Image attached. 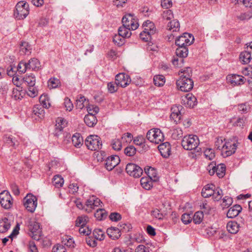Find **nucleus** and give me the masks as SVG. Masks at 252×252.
<instances>
[{"instance_id": "obj_42", "label": "nucleus", "mask_w": 252, "mask_h": 252, "mask_svg": "<svg viewBox=\"0 0 252 252\" xmlns=\"http://www.w3.org/2000/svg\"><path fill=\"white\" fill-rule=\"evenodd\" d=\"M56 131H61L65 126L66 123L62 118H58L56 120Z\"/></svg>"}, {"instance_id": "obj_29", "label": "nucleus", "mask_w": 252, "mask_h": 252, "mask_svg": "<svg viewBox=\"0 0 252 252\" xmlns=\"http://www.w3.org/2000/svg\"><path fill=\"white\" fill-rule=\"evenodd\" d=\"M131 29H130L127 26H125L123 25L122 26L120 27L118 30V34L125 38H128L131 35L130 32Z\"/></svg>"}, {"instance_id": "obj_59", "label": "nucleus", "mask_w": 252, "mask_h": 252, "mask_svg": "<svg viewBox=\"0 0 252 252\" xmlns=\"http://www.w3.org/2000/svg\"><path fill=\"white\" fill-rule=\"evenodd\" d=\"M79 232L80 234L84 236H88L91 234L92 232L91 229L88 227L85 226H81L78 229Z\"/></svg>"}, {"instance_id": "obj_19", "label": "nucleus", "mask_w": 252, "mask_h": 252, "mask_svg": "<svg viewBox=\"0 0 252 252\" xmlns=\"http://www.w3.org/2000/svg\"><path fill=\"white\" fill-rule=\"evenodd\" d=\"M226 79L233 86L243 84L246 80L243 76L237 74L229 75L227 76Z\"/></svg>"}, {"instance_id": "obj_23", "label": "nucleus", "mask_w": 252, "mask_h": 252, "mask_svg": "<svg viewBox=\"0 0 252 252\" xmlns=\"http://www.w3.org/2000/svg\"><path fill=\"white\" fill-rule=\"evenodd\" d=\"M242 209L240 205H235L229 209L227 213V217L229 218H234L239 215Z\"/></svg>"}, {"instance_id": "obj_20", "label": "nucleus", "mask_w": 252, "mask_h": 252, "mask_svg": "<svg viewBox=\"0 0 252 252\" xmlns=\"http://www.w3.org/2000/svg\"><path fill=\"white\" fill-rule=\"evenodd\" d=\"M44 117V110L39 105H35L32 110V117L36 120H42Z\"/></svg>"}, {"instance_id": "obj_39", "label": "nucleus", "mask_w": 252, "mask_h": 252, "mask_svg": "<svg viewBox=\"0 0 252 252\" xmlns=\"http://www.w3.org/2000/svg\"><path fill=\"white\" fill-rule=\"evenodd\" d=\"M60 85V80L55 77L50 78L48 81V87L50 89L57 88Z\"/></svg>"}, {"instance_id": "obj_56", "label": "nucleus", "mask_w": 252, "mask_h": 252, "mask_svg": "<svg viewBox=\"0 0 252 252\" xmlns=\"http://www.w3.org/2000/svg\"><path fill=\"white\" fill-rule=\"evenodd\" d=\"M118 86L119 85L116 83V81L115 82H109L107 84L108 90L110 93L116 92L118 89Z\"/></svg>"}, {"instance_id": "obj_47", "label": "nucleus", "mask_w": 252, "mask_h": 252, "mask_svg": "<svg viewBox=\"0 0 252 252\" xmlns=\"http://www.w3.org/2000/svg\"><path fill=\"white\" fill-rule=\"evenodd\" d=\"M145 172L147 174L149 178L152 180L154 181H157L158 179V177L157 176L156 170L154 168L149 167L147 171L145 170Z\"/></svg>"}, {"instance_id": "obj_6", "label": "nucleus", "mask_w": 252, "mask_h": 252, "mask_svg": "<svg viewBox=\"0 0 252 252\" xmlns=\"http://www.w3.org/2000/svg\"><path fill=\"white\" fill-rule=\"evenodd\" d=\"M147 138L151 142L158 144L164 140V135L158 128L149 130L146 135Z\"/></svg>"}, {"instance_id": "obj_25", "label": "nucleus", "mask_w": 252, "mask_h": 252, "mask_svg": "<svg viewBox=\"0 0 252 252\" xmlns=\"http://www.w3.org/2000/svg\"><path fill=\"white\" fill-rule=\"evenodd\" d=\"M176 50V55L177 57L181 58L180 61H183V58H186L189 53L187 46H178Z\"/></svg>"}, {"instance_id": "obj_5", "label": "nucleus", "mask_w": 252, "mask_h": 252, "mask_svg": "<svg viewBox=\"0 0 252 252\" xmlns=\"http://www.w3.org/2000/svg\"><path fill=\"white\" fill-rule=\"evenodd\" d=\"M85 143L88 148L92 151H97L102 148L100 138L97 135H92L87 137Z\"/></svg>"}, {"instance_id": "obj_38", "label": "nucleus", "mask_w": 252, "mask_h": 252, "mask_svg": "<svg viewBox=\"0 0 252 252\" xmlns=\"http://www.w3.org/2000/svg\"><path fill=\"white\" fill-rule=\"evenodd\" d=\"M93 236L96 240L102 241L105 238V232L100 229H95L93 231Z\"/></svg>"}, {"instance_id": "obj_27", "label": "nucleus", "mask_w": 252, "mask_h": 252, "mask_svg": "<svg viewBox=\"0 0 252 252\" xmlns=\"http://www.w3.org/2000/svg\"><path fill=\"white\" fill-rule=\"evenodd\" d=\"M27 63L28 69H32V70H38L41 68L40 63L37 59H31Z\"/></svg>"}, {"instance_id": "obj_34", "label": "nucleus", "mask_w": 252, "mask_h": 252, "mask_svg": "<svg viewBox=\"0 0 252 252\" xmlns=\"http://www.w3.org/2000/svg\"><path fill=\"white\" fill-rule=\"evenodd\" d=\"M228 231L231 234H236L239 230V225L235 221L229 222L226 226Z\"/></svg>"}, {"instance_id": "obj_55", "label": "nucleus", "mask_w": 252, "mask_h": 252, "mask_svg": "<svg viewBox=\"0 0 252 252\" xmlns=\"http://www.w3.org/2000/svg\"><path fill=\"white\" fill-rule=\"evenodd\" d=\"M111 145L116 151H120L122 148V142L119 139H115L112 141Z\"/></svg>"}, {"instance_id": "obj_26", "label": "nucleus", "mask_w": 252, "mask_h": 252, "mask_svg": "<svg viewBox=\"0 0 252 252\" xmlns=\"http://www.w3.org/2000/svg\"><path fill=\"white\" fill-rule=\"evenodd\" d=\"M10 226V221L6 217L0 219V232L4 233L8 230Z\"/></svg>"}, {"instance_id": "obj_8", "label": "nucleus", "mask_w": 252, "mask_h": 252, "mask_svg": "<svg viewBox=\"0 0 252 252\" xmlns=\"http://www.w3.org/2000/svg\"><path fill=\"white\" fill-rule=\"evenodd\" d=\"M237 147V143L232 140H228L224 142L221 149V155L223 157H227L233 154Z\"/></svg>"}, {"instance_id": "obj_46", "label": "nucleus", "mask_w": 252, "mask_h": 252, "mask_svg": "<svg viewBox=\"0 0 252 252\" xmlns=\"http://www.w3.org/2000/svg\"><path fill=\"white\" fill-rule=\"evenodd\" d=\"M24 81L29 87L34 86L35 84V77L34 75L31 74L27 75L24 78Z\"/></svg>"}, {"instance_id": "obj_43", "label": "nucleus", "mask_w": 252, "mask_h": 252, "mask_svg": "<svg viewBox=\"0 0 252 252\" xmlns=\"http://www.w3.org/2000/svg\"><path fill=\"white\" fill-rule=\"evenodd\" d=\"M39 101L44 108H48L51 105L47 94H42L39 97Z\"/></svg>"}, {"instance_id": "obj_22", "label": "nucleus", "mask_w": 252, "mask_h": 252, "mask_svg": "<svg viewBox=\"0 0 252 252\" xmlns=\"http://www.w3.org/2000/svg\"><path fill=\"white\" fill-rule=\"evenodd\" d=\"M107 233L109 237L113 240L118 239L121 235L120 229L115 227L108 228L107 229Z\"/></svg>"}, {"instance_id": "obj_30", "label": "nucleus", "mask_w": 252, "mask_h": 252, "mask_svg": "<svg viewBox=\"0 0 252 252\" xmlns=\"http://www.w3.org/2000/svg\"><path fill=\"white\" fill-rule=\"evenodd\" d=\"M32 48L31 45L27 42H22L20 45V53L21 54L29 55L31 53Z\"/></svg>"}, {"instance_id": "obj_1", "label": "nucleus", "mask_w": 252, "mask_h": 252, "mask_svg": "<svg viewBox=\"0 0 252 252\" xmlns=\"http://www.w3.org/2000/svg\"><path fill=\"white\" fill-rule=\"evenodd\" d=\"M180 78L177 80L176 85L178 89L182 92H189L193 87V82L190 77L191 73L190 68H187L181 72Z\"/></svg>"}, {"instance_id": "obj_4", "label": "nucleus", "mask_w": 252, "mask_h": 252, "mask_svg": "<svg viewBox=\"0 0 252 252\" xmlns=\"http://www.w3.org/2000/svg\"><path fill=\"white\" fill-rule=\"evenodd\" d=\"M29 13V6L27 2L24 1H19L15 6L14 15L17 19L25 18Z\"/></svg>"}, {"instance_id": "obj_35", "label": "nucleus", "mask_w": 252, "mask_h": 252, "mask_svg": "<svg viewBox=\"0 0 252 252\" xmlns=\"http://www.w3.org/2000/svg\"><path fill=\"white\" fill-rule=\"evenodd\" d=\"M180 24L178 21L173 20L167 24V29L169 31H172L173 32L179 31Z\"/></svg>"}, {"instance_id": "obj_40", "label": "nucleus", "mask_w": 252, "mask_h": 252, "mask_svg": "<svg viewBox=\"0 0 252 252\" xmlns=\"http://www.w3.org/2000/svg\"><path fill=\"white\" fill-rule=\"evenodd\" d=\"M88 221L87 216H81L77 217L75 221V225L78 227L85 226Z\"/></svg>"}, {"instance_id": "obj_28", "label": "nucleus", "mask_w": 252, "mask_h": 252, "mask_svg": "<svg viewBox=\"0 0 252 252\" xmlns=\"http://www.w3.org/2000/svg\"><path fill=\"white\" fill-rule=\"evenodd\" d=\"M72 142L76 148H80L83 143V139L80 133H76L72 137Z\"/></svg>"}, {"instance_id": "obj_36", "label": "nucleus", "mask_w": 252, "mask_h": 252, "mask_svg": "<svg viewBox=\"0 0 252 252\" xmlns=\"http://www.w3.org/2000/svg\"><path fill=\"white\" fill-rule=\"evenodd\" d=\"M152 180L148 177H142L140 180V184L144 189L149 190L152 187Z\"/></svg>"}, {"instance_id": "obj_3", "label": "nucleus", "mask_w": 252, "mask_h": 252, "mask_svg": "<svg viewBox=\"0 0 252 252\" xmlns=\"http://www.w3.org/2000/svg\"><path fill=\"white\" fill-rule=\"evenodd\" d=\"M144 30L140 33V38L146 42L149 41L151 36L156 32V28L154 24L148 20L144 23Z\"/></svg>"}, {"instance_id": "obj_14", "label": "nucleus", "mask_w": 252, "mask_h": 252, "mask_svg": "<svg viewBox=\"0 0 252 252\" xmlns=\"http://www.w3.org/2000/svg\"><path fill=\"white\" fill-rule=\"evenodd\" d=\"M29 229L32 233V237L36 240H39L41 236V230L39 224L35 221L31 220L29 224Z\"/></svg>"}, {"instance_id": "obj_49", "label": "nucleus", "mask_w": 252, "mask_h": 252, "mask_svg": "<svg viewBox=\"0 0 252 252\" xmlns=\"http://www.w3.org/2000/svg\"><path fill=\"white\" fill-rule=\"evenodd\" d=\"M222 191L220 188H216L214 189V192L212 194V198L215 201L220 200L222 197Z\"/></svg>"}, {"instance_id": "obj_32", "label": "nucleus", "mask_w": 252, "mask_h": 252, "mask_svg": "<svg viewBox=\"0 0 252 252\" xmlns=\"http://www.w3.org/2000/svg\"><path fill=\"white\" fill-rule=\"evenodd\" d=\"M186 104L188 107L192 108L197 104V99L192 94H188L186 96Z\"/></svg>"}, {"instance_id": "obj_12", "label": "nucleus", "mask_w": 252, "mask_h": 252, "mask_svg": "<svg viewBox=\"0 0 252 252\" xmlns=\"http://www.w3.org/2000/svg\"><path fill=\"white\" fill-rule=\"evenodd\" d=\"M126 170L129 176L134 178H139L143 173V170L139 166L132 163L126 165Z\"/></svg>"}, {"instance_id": "obj_48", "label": "nucleus", "mask_w": 252, "mask_h": 252, "mask_svg": "<svg viewBox=\"0 0 252 252\" xmlns=\"http://www.w3.org/2000/svg\"><path fill=\"white\" fill-rule=\"evenodd\" d=\"M106 216L105 210L102 209H97L96 212L94 213V217L98 220H102L105 218Z\"/></svg>"}, {"instance_id": "obj_10", "label": "nucleus", "mask_w": 252, "mask_h": 252, "mask_svg": "<svg viewBox=\"0 0 252 252\" xmlns=\"http://www.w3.org/2000/svg\"><path fill=\"white\" fill-rule=\"evenodd\" d=\"M37 198L32 194H28L24 199V205L27 210L33 213L37 206Z\"/></svg>"}, {"instance_id": "obj_60", "label": "nucleus", "mask_w": 252, "mask_h": 252, "mask_svg": "<svg viewBox=\"0 0 252 252\" xmlns=\"http://www.w3.org/2000/svg\"><path fill=\"white\" fill-rule=\"evenodd\" d=\"M27 63L23 61L20 62L17 66V70L19 73H24L28 69Z\"/></svg>"}, {"instance_id": "obj_44", "label": "nucleus", "mask_w": 252, "mask_h": 252, "mask_svg": "<svg viewBox=\"0 0 252 252\" xmlns=\"http://www.w3.org/2000/svg\"><path fill=\"white\" fill-rule=\"evenodd\" d=\"M154 82L157 86H162L165 83V77L161 75H156L154 77Z\"/></svg>"}, {"instance_id": "obj_61", "label": "nucleus", "mask_w": 252, "mask_h": 252, "mask_svg": "<svg viewBox=\"0 0 252 252\" xmlns=\"http://www.w3.org/2000/svg\"><path fill=\"white\" fill-rule=\"evenodd\" d=\"M158 148L160 153H162L161 151H163L164 152H168L170 151V145L168 142H165L160 144L158 146Z\"/></svg>"}, {"instance_id": "obj_9", "label": "nucleus", "mask_w": 252, "mask_h": 252, "mask_svg": "<svg viewBox=\"0 0 252 252\" xmlns=\"http://www.w3.org/2000/svg\"><path fill=\"white\" fill-rule=\"evenodd\" d=\"M194 39L191 34L185 32L176 39L175 44L178 46L188 47L193 43Z\"/></svg>"}, {"instance_id": "obj_52", "label": "nucleus", "mask_w": 252, "mask_h": 252, "mask_svg": "<svg viewBox=\"0 0 252 252\" xmlns=\"http://www.w3.org/2000/svg\"><path fill=\"white\" fill-rule=\"evenodd\" d=\"M125 38L119 34L115 35L113 38V42L115 44H117L119 46H121L123 45L125 43Z\"/></svg>"}, {"instance_id": "obj_31", "label": "nucleus", "mask_w": 252, "mask_h": 252, "mask_svg": "<svg viewBox=\"0 0 252 252\" xmlns=\"http://www.w3.org/2000/svg\"><path fill=\"white\" fill-rule=\"evenodd\" d=\"M84 122L89 127H93L97 123L96 117L94 115H87L84 119Z\"/></svg>"}, {"instance_id": "obj_53", "label": "nucleus", "mask_w": 252, "mask_h": 252, "mask_svg": "<svg viewBox=\"0 0 252 252\" xmlns=\"http://www.w3.org/2000/svg\"><path fill=\"white\" fill-rule=\"evenodd\" d=\"M204 155L205 158L209 160H212L215 157L214 150L212 149H206L204 151Z\"/></svg>"}, {"instance_id": "obj_54", "label": "nucleus", "mask_w": 252, "mask_h": 252, "mask_svg": "<svg viewBox=\"0 0 252 252\" xmlns=\"http://www.w3.org/2000/svg\"><path fill=\"white\" fill-rule=\"evenodd\" d=\"M87 108L89 113L88 115H94L95 116L99 111V108L94 105H90L89 104Z\"/></svg>"}, {"instance_id": "obj_41", "label": "nucleus", "mask_w": 252, "mask_h": 252, "mask_svg": "<svg viewBox=\"0 0 252 252\" xmlns=\"http://www.w3.org/2000/svg\"><path fill=\"white\" fill-rule=\"evenodd\" d=\"M20 87H18L15 88H13L12 90V97L15 100L21 99L23 97V94L24 93L22 90H20Z\"/></svg>"}, {"instance_id": "obj_13", "label": "nucleus", "mask_w": 252, "mask_h": 252, "mask_svg": "<svg viewBox=\"0 0 252 252\" xmlns=\"http://www.w3.org/2000/svg\"><path fill=\"white\" fill-rule=\"evenodd\" d=\"M0 203L5 209H8L12 207L13 199L8 191L4 190L0 193Z\"/></svg>"}, {"instance_id": "obj_57", "label": "nucleus", "mask_w": 252, "mask_h": 252, "mask_svg": "<svg viewBox=\"0 0 252 252\" xmlns=\"http://www.w3.org/2000/svg\"><path fill=\"white\" fill-rule=\"evenodd\" d=\"M162 17L164 20H170L173 18V13L171 10H164L162 14Z\"/></svg>"}, {"instance_id": "obj_16", "label": "nucleus", "mask_w": 252, "mask_h": 252, "mask_svg": "<svg viewBox=\"0 0 252 252\" xmlns=\"http://www.w3.org/2000/svg\"><path fill=\"white\" fill-rule=\"evenodd\" d=\"M115 80L116 83L123 88L126 87L131 82L130 76L124 73L117 74L115 77Z\"/></svg>"}, {"instance_id": "obj_33", "label": "nucleus", "mask_w": 252, "mask_h": 252, "mask_svg": "<svg viewBox=\"0 0 252 252\" xmlns=\"http://www.w3.org/2000/svg\"><path fill=\"white\" fill-rule=\"evenodd\" d=\"M240 61L243 64H247L250 63L252 57L251 54L249 51L242 52L239 56Z\"/></svg>"}, {"instance_id": "obj_51", "label": "nucleus", "mask_w": 252, "mask_h": 252, "mask_svg": "<svg viewBox=\"0 0 252 252\" xmlns=\"http://www.w3.org/2000/svg\"><path fill=\"white\" fill-rule=\"evenodd\" d=\"M203 214L202 212H196L193 217V221L195 224H199L203 220Z\"/></svg>"}, {"instance_id": "obj_63", "label": "nucleus", "mask_w": 252, "mask_h": 252, "mask_svg": "<svg viewBox=\"0 0 252 252\" xmlns=\"http://www.w3.org/2000/svg\"><path fill=\"white\" fill-rule=\"evenodd\" d=\"M32 86V87H29L27 91V94L31 97H34L37 95V91L36 89Z\"/></svg>"}, {"instance_id": "obj_64", "label": "nucleus", "mask_w": 252, "mask_h": 252, "mask_svg": "<svg viewBox=\"0 0 252 252\" xmlns=\"http://www.w3.org/2000/svg\"><path fill=\"white\" fill-rule=\"evenodd\" d=\"M52 252H66L64 246L61 244H57L52 249Z\"/></svg>"}, {"instance_id": "obj_45", "label": "nucleus", "mask_w": 252, "mask_h": 252, "mask_svg": "<svg viewBox=\"0 0 252 252\" xmlns=\"http://www.w3.org/2000/svg\"><path fill=\"white\" fill-rule=\"evenodd\" d=\"M183 132L181 128L177 127L172 131L171 137L173 139L177 140L183 137Z\"/></svg>"}, {"instance_id": "obj_15", "label": "nucleus", "mask_w": 252, "mask_h": 252, "mask_svg": "<svg viewBox=\"0 0 252 252\" xmlns=\"http://www.w3.org/2000/svg\"><path fill=\"white\" fill-rule=\"evenodd\" d=\"M100 204V199L96 198L94 196H92L86 202V204L84 205V210L88 213H90L93 210L95 209V207H98Z\"/></svg>"}, {"instance_id": "obj_21", "label": "nucleus", "mask_w": 252, "mask_h": 252, "mask_svg": "<svg viewBox=\"0 0 252 252\" xmlns=\"http://www.w3.org/2000/svg\"><path fill=\"white\" fill-rule=\"evenodd\" d=\"M214 189H215V185L213 184H208L202 189L201 194L204 198L212 196L214 192Z\"/></svg>"}, {"instance_id": "obj_11", "label": "nucleus", "mask_w": 252, "mask_h": 252, "mask_svg": "<svg viewBox=\"0 0 252 252\" xmlns=\"http://www.w3.org/2000/svg\"><path fill=\"white\" fill-rule=\"evenodd\" d=\"M216 164L211 163L208 165V170L210 175H213L216 172L219 178H222L225 175V166L224 164H218L217 166L214 165Z\"/></svg>"}, {"instance_id": "obj_17", "label": "nucleus", "mask_w": 252, "mask_h": 252, "mask_svg": "<svg viewBox=\"0 0 252 252\" xmlns=\"http://www.w3.org/2000/svg\"><path fill=\"white\" fill-rule=\"evenodd\" d=\"M205 232L208 237H213L216 239L222 238L224 235L223 230L213 227H208L205 229Z\"/></svg>"}, {"instance_id": "obj_24", "label": "nucleus", "mask_w": 252, "mask_h": 252, "mask_svg": "<svg viewBox=\"0 0 252 252\" xmlns=\"http://www.w3.org/2000/svg\"><path fill=\"white\" fill-rule=\"evenodd\" d=\"M89 100L81 94L78 96L76 100V106L77 108L82 109L84 107L88 105Z\"/></svg>"}, {"instance_id": "obj_2", "label": "nucleus", "mask_w": 252, "mask_h": 252, "mask_svg": "<svg viewBox=\"0 0 252 252\" xmlns=\"http://www.w3.org/2000/svg\"><path fill=\"white\" fill-rule=\"evenodd\" d=\"M199 144V140L197 136L190 134L185 136L182 141V146L186 150H194Z\"/></svg>"}, {"instance_id": "obj_7", "label": "nucleus", "mask_w": 252, "mask_h": 252, "mask_svg": "<svg viewBox=\"0 0 252 252\" xmlns=\"http://www.w3.org/2000/svg\"><path fill=\"white\" fill-rule=\"evenodd\" d=\"M122 22L124 26L128 27L131 30H136L139 26L137 19L133 14H126L123 17Z\"/></svg>"}, {"instance_id": "obj_50", "label": "nucleus", "mask_w": 252, "mask_h": 252, "mask_svg": "<svg viewBox=\"0 0 252 252\" xmlns=\"http://www.w3.org/2000/svg\"><path fill=\"white\" fill-rule=\"evenodd\" d=\"M61 245L68 248H73L74 247V242L72 238L65 236V239L62 241Z\"/></svg>"}, {"instance_id": "obj_58", "label": "nucleus", "mask_w": 252, "mask_h": 252, "mask_svg": "<svg viewBox=\"0 0 252 252\" xmlns=\"http://www.w3.org/2000/svg\"><path fill=\"white\" fill-rule=\"evenodd\" d=\"M136 151V150L134 146H130L125 148V154L127 156L132 157L135 154Z\"/></svg>"}, {"instance_id": "obj_62", "label": "nucleus", "mask_w": 252, "mask_h": 252, "mask_svg": "<svg viewBox=\"0 0 252 252\" xmlns=\"http://www.w3.org/2000/svg\"><path fill=\"white\" fill-rule=\"evenodd\" d=\"M232 202L233 200L232 198L228 196H225L222 199L221 205L223 208H227L232 204Z\"/></svg>"}, {"instance_id": "obj_37", "label": "nucleus", "mask_w": 252, "mask_h": 252, "mask_svg": "<svg viewBox=\"0 0 252 252\" xmlns=\"http://www.w3.org/2000/svg\"><path fill=\"white\" fill-rule=\"evenodd\" d=\"M63 179L60 175H55L52 179L53 185L57 188L62 187L63 184Z\"/></svg>"}, {"instance_id": "obj_18", "label": "nucleus", "mask_w": 252, "mask_h": 252, "mask_svg": "<svg viewBox=\"0 0 252 252\" xmlns=\"http://www.w3.org/2000/svg\"><path fill=\"white\" fill-rule=\"evenodd\" d=\"M120 162V159L119 156L113 155L109 157L105 160V167L109 171L112 170Z\"/></svg>"}]
</instances>
